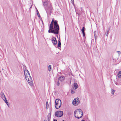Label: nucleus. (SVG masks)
<instances>
[{
	"label": "nucleus",
	"mask_w": 121,
	"mask_h": 121,
	"mask_svg": "<svg viewBox=\"0 0 121 121\" xmlns=\"http://www.w3.org/2000/svg\"><path fill=\"white\" fill-rule=\"evenodd\" d=\"M59 27L57 21L55 20L54 22V26L52 30H49L48 32L49 33H52L55 34H58L59 30Z\"/></svg>",
	"instance_id": "nucleus-1"
},
{
	"label": "nucleus",
	"mask_w": 121,
	"mask_h": 121,
	"mask_svg": "<svg viewBox=\"0 0 121 121\" xmlns=\"http://www.w3.org/2000/svg\"><path fill=\"white\" fill-rule=\"evenodd\" d=\"M83 113L81 109H78L74 112V115L76 118L78 119L81 118L83 115Z\"/></svg>",
	"instance_id": "nucleus-2"
},
{
	"label": "nucleus",
	"mask_w": 121,
	"mask_h": 121,
	"mask_svg": "<svg viewBox=\"0 0 121 121\" xmlns=\"http://www.w3.org/2000/svg\"><path fill=\"white\" fill-rule=\"evenodd\" d=\"M43 5L46 10L47 13L51 9V6L50 4H48L46 2H44L43 3Z\"/></svg>",
	"instance_id": "nucleus-3"
},
{
	"label": "nucleus",
	"mask_w": 121,
	"mask_h": 121,
	"mask_svg": "<svg viewBox=\"0 0 121 121\" xmlns=\"http://www.w3.org/2000/svg\"><path fill=\"white\" fill-rule=\"evenodd\" d=\"M28 76L27 75V77L26 76L25 78L26 80L28 81L29 84L30 86H32L33 84V80L32 79L31 77L30 76V74H29V76Z\"/></svg>",
	"instance_id": "nucleus-4"
},
{
	"label": "nucleus",
	"mask_w": 121,
	"mask_h": 121,
	"mask_svg": "<svg viewBox=\"0 0 121 121\" xmlns=\"http://www.w3.org/2000/svg\"><path fill=\"white\" fill-rule=\"evenodd\" d=\"M61 102L60 99H56L55 106L56 108H59L61 106Z\"/></svg>",
	"instance_id": "nucleus-5"
},
{
	"label": "nucleus",
	"mask_w": 121,
	"mask_h": 121,
	"mask_svg": "<svg viewBox=\"0 0 121 121\" xmlns=\"http://www.w3.org/2000/svg\"><path fill=\"white\" fill-rule=\"evenodd\" d=\"M63 114V112L61 111H57L55 113V115L57 117H60L62 116Z\"/></svg>",
	"instance_id": "nucleus-6"
},
{
	"label": "nucleus",
	"mask_w": 121,
	"mask_h": 121,
	"mask_svg": "<svg viewBox=\"0 0 121 121\" xmlns=\"http://www.w3.org/2000/svg\"><path fill=\"white\" fill-rule=\"evenodd\" d=\"M80 102L79 99L78 98H75L73 101L72 104L73 105L77 106L78 104Z\"/></svg>",
	"instance_id": "nucleus-7"
},
{
	"label": "nucleus",
	"mask_w": 121,
	"mask_h": 121,
	"mask_svg": "<svg viewBox=\"0 0 121 121\" xmlns=\"http://www.w3.org/2000/svg\"><path fill=\"white\" fill-rule=\"evenodd\" d=\"M52 41L54 45H56L57 43V41L56 39V38L54 37H53L52 39Z\"/></svg>",
	"instance_id": "nucleus-8"
},
{
	"label": "nucleus",
	"mask_w": 121,
	"mask_h": 121,
	"mask_svg": "<svg viewBox=\"0 0 121 121\" xmlns=\"http://www.w3.org/2000/svg\"><path fill=\"white\" fill-rule=\"evenodd\" d=\"M24 74L25 75V76H26L27 77V76H29V72L28 71V70H25L24 71Z\"/></svg>",
	"instance_id": "nucleus-9"
},
{
	"label": "nucleus",
	"mask_w": 121,
	"mask_h": 121,
	"mask_svg": "<svg viewBox=\"0 0 121 121\" xmlns=\"http://www.w3.org/2000/svg\"><path fill=\"white\" fill-rule=\"evenodd\" d=\"M119 82H115V83L117 85H121V78H120L119 79Z\"/></svg>",
	"instance_id": "nucleus-10"
},
{
	"label": "nucleus",
	"mask_w": 121,
	"mask_h": 121,
	"mask_svg": "<svg viewBox=\"0 0 121 121\" xmlns=\"http://www.w3.org/2000/svg\"><path fill=\"white\" fill-rule=\"evenodd\" d=\"M85 28L84 27H83L82 29H81V31L83 34V36L84 37H85Z\"/></svg>",
	"instance_id": "nucleus-11"
},
{
	"label": "nucleus",
	"mask_w": 121,
	"mask_h": 121,
	"mask_svg": "<svg viewBox=\"0 0 121 121\" xmlns=\"http://www.w3.org/2000/svg\"><path fill=\"white\" fill-rule=\"evenodd\" d=\"M78 85L76 83H75L73 86V88L74 89H76L78 88Z\"/></svg>",
	"instance_id": "nucleus-12"
},
{
	"label": "nucleus",
	"mask_w": 121,
	"mask_h": 121,
	"mask_svg": "<svg viewBox=\"0 0 121 121\" xmlns=\"http://www.w3.org/2000/svg\"><path fill=\"white\" fill-rule=\"evenodd\" d=\"M65 79V77L64 76H61L58 78V80L60 81H63Z\"/></svg>",
	"instance_id": "nucleus-13"
},
{
	"label": "nucleus",
	"mask_w": 121,
	"mask_h": 121,
	"mask_svg": "<svg viewBox=\"0 0 121 121\" xmlns=\"http://www.w3.org/2000/svg\"><path fill=\"white\" fill-rule=\"evenodd\" d=\"M54 26L53 25V22H51L50 25L49 30H52L53 29Z\"/></svg>",
	"instance_id": "nucleus-14"
},
{
	"label": "nucleus",
	"mask_w": 121,
	"mask_h": 121,
	"mask_svg": "<svg viewBox=\"0 0 121 121\" xmlns=\"http://www.w3.org/2000/svg\"><path fill=\"white\" fill-rule=\"evenodd\" d=\"M1 95L2 98L3 100L4 99H6V98L4 93H1Z\"/></svg>",
	"instance_id": "nucleus-15"
},
{
	"label": "nucleus",
	"mask_w": 121,
	"mask_h": 121,
	"mask_svg": "<svg viewBox=\"0 0 121 121\" xmlns=\"http://www.w3.org/2000/svg\"><path fill=\"white\" fill-rule=\"evenodd\" d=\"M51 114L49 113L48 115V121H50L51 119Z\"/></svg>",
	"instance_id": "nucleus-16"
},
{
	"label": "nucleus",
	"mask_w": 121,
	"mask_h": 121,
	"mask_svg": "<svg viewBox=\"0 0 121 121\" xmlns=\"http://www.w3.org/2000/svg\"><path fill=\"white\" fill-rule=\"evenodd\" d=\"M118 77L121 78V71L119 72L118 73Z\"/></svg>",
	"instance_id": "nucleus-17"
},
{
	"label": "nucleus",
	"mask_w": 121,
	"mask_h": 121,
	"mask_svg": "<svg viewBox=\"0 0 121 121\" xmlns=\"http://www.w3.org/2000/svg\"><path fill=\"white\" fill-rule=\"evenodd\" d=\"M61 43L60 41V39L59 40H58V47H61Z\"/></svg>",
	"instance_id": "nucleus-18"
},
{
	"label": "nucleus",
	"mask_w": 121,
	"mask_h": 121,
	"mask_svg": "<svg viewBox=\"0 0 121 121\" xmlns=\"http://www.w3.org/2000/svg\"><path fill=\"white\" fill-rule=\"evenodd\" d=\"M115 92V90L113 89H111V93L112 95H113Z\"/></svg>",
	"instance_id": "nucleus-19"
},
{
	"label": "nucleus",
	"mask_w": 121,
	"mask_h": 121,
	"mask_svg": "<svg viewBox=\"0 0 121 121\" xmlns=\"http://www.w3.org/2000/svg\"><path fill=\"white\" fill-rule=\"evenodd\" d=\"M48 69L49 71H51V65H49L48 67Z\"/></svg>",
	"instance_id": "nucleus-20"
},
{
	"label": "nucleus",
	"mask_w": 121,
	"mask_h": 121,
	"mask_svg": "<svg viewBox=\"0 0 121 121\" xmlns=\"http://www.w3.org/2000/svg\"><path fill=\"white\" fill-rule=\"evenodd\" d=\"M3 100L5 102V103H6V104L7 105L9 106V104L8 103L7 100L6 99H3Z\"/></svg>",
	"instance_id": "nucleus-21"
},
{
	"label": "nucleus",
	"mask_w": 121,
	"mask_h": 121,
	"mask_svg": "<svg viewBox=\"0 0 121 121\" xmlns=\"http://www.w3.org/2000/svg\"><path fill=\"white\" fill-rule=\"evenodd\" d=\"M46 109H47L48 108V104L47 101L46 102Z\"/></svg>",
	"instance_id": "nucleus-22"
},
{
	"label": "nucleus",
	"mask_w": 121,
	"mask_h": 121,
	"mask_svg": "<svg viewBox=\"0 0 121 121\" xmlns=\"http://www.w3.org/2000/svg\"><path fill=\"white\" fill-rule=\"evenodd\" d=\"M36 10H37V15H38V17H39L40 16V15L39 14V13L38 10L37 9H36Z\"/></svg>",
	"instance_id": "nucleus-23"
},
{
	"label": "nucleus",
	"mask_w": 121,
	"mask_h": 121,
	"mask_svg": "<svg viewBox=\"0 0 121 121\" xmlns=\"http://www.w3.org/2000/svg\"><path fill=\"white\" fill-rule=\"evenodd\" d=\"M71 3H72V4L74 6V0H71Z\"/></svg>",
	"instance_id": "nucleus-24"
},
{
	"label": "nucleus",
	"mask_w": 121,
	"mask_h": 121,
	"mask_svg": "<svg viewBox=\"0 0 121 121\" xmlns=\"http://www.w3.org/2000/svg\"><path fill=\"white\" fill-rule=\"evenodd\" d=\"M56 85L57 86H59L60 85V83L59 82V81H58L57 82H56Z\"/></svg>",
	"instance_id": "nucleus-25"
},
{
	"label": "nucleus",
	"mask_w": 121,
	"mask_h": 121,
	"mask_svg": "<svg viewBox=\"0 0 121 121\" xmlns=\"http://www.w3.org/2000/svg\"><path fill=\"white\" fill-rule=\"evenodd\" d=\"M74 91L73 90H72L71 91V93L72 94H73L74 93Z\"/></svg>",
	"instance_id": "nucleus-26"
},
{
	"label": "nucleus",
	"mask_w": 121,
	"mask_h": 121,
	"mask_svg": "<svg viewBox=\"0 0 121 121\" xmlns=\"http://www.w3.org/2000/svg\"><path fill=\"white\" fill-rule=\"evenodd\" d=\"M96 33V32L95 31L94 32V36L95 38L96 37V36H97L95 34Z\"/></svg>",
	"instance_id": "nucleus-27"
},
{
	"label": "nucleus",
	"mask_w": 121,
	"mask_h": 121,
	"mask_svg": "<svg viewBox=\"0 0 121 121\" xmlns=\"http://www.w3.org/2000/svg\"><path fill=\"white\" fill-rule=\"evenodd\" d=\"M117 53L119 55L121 54V52L120 51H117Z\"/></svg>",
	"instance_id": "nucleus-28"
},
{
	"label": "nucleus",
	"mask_w": 121,
	"mask_h": 121,
	"mask_svg": "<svg viewBox=\"0 0 121 121\" xmlns=\"http://www.w3.org/2000/svg\"><path fill=\"white\" fill-rule=\"evenodd\" d=\"M108 32L107 31V32H106L105 33V34L107 36H108Z\"/></svg>",
	"instance_id": "nucleus-29"
},
{
	"label": "nucleus",
	"mask_w": 121,
	"mask_h": 121,
	"mask_svg": "<svg viewBox=\"0 0 121 121\" xmlns=\"http://www.w3.org/2000/svg\"><path fill=\"white\" fill-rule=\"evenodd\" d=\"M109 30H110V28H108L107 31L109 32Z\"/></svg>",
	"instance_id": "nucleus-30"
},
{
	"label": "nucleus",
	"mask_w": 121,
	"mask_h": 121,
	"mask_svg": "<svg viewBox=\"0 0 121 121\" xmlns=\"http://www.w3.org/2000/svg\"><path fill=\"white\" fill-rule=\"evenodd\" d=\"M54 19L53 18L52 19V21L51 22H54L55 21H54Z\"/></svg>",
	"instance_id": "nucleus-31"
},
{
	"label": "nucleus",
	"mask_w": 121,
	"mask_h": 121,
	"mask_svg": "<svg viewBox=\"0 0 121 121\" xmlns=\"http://www.w3.org/2000/svg\"><path fill=\"white\" fill-rule=\"evenodd\" d=\"M53 121H57L56 119H54Z\"/></svg>",
	"instance_id": "nucleus-32"
},
{
	"label": "nucleus",
	"mask_w": 121,
	"mask_h": 121,
	"mask_svg": "<svg viewBox=\"0 0 121 121\" xmlns=\"http://www.w3.org/2000/svg\"><path fill=\"white\" fill-rule=\"evenodd\" d=\"M43 121H47L46 120H44Z\"/></svg>",
	"instance_id": "nucleus-33"
},
{
	"label": "nucleus",
	"mask_w": 121,
	"mask_h": 121,
	"mask_svg": "<svg viewBox=\"0 0 121 121\" xmlns=\"http://www.w3.org/2000/svg\"><path fill=\"white\" fill-rule=\"evenodd\" d=\"M76 14H78V15H79V14L78 13H76Z\"/></svg>",
	"instance_id": "nucleus-34"
},
{
	"label": "nucleus",
	"mask_w": 121,
	"mask_h": 121,
	"mask_svg": "<svg viewBox=\"0 0 121 121\" xmlns=\"http://www.w3.org/2000/svg\"><path fill=\"white\" fill-rule=\"evenodd\" d=\"M85 121L84 120H83L82 121Z\"/></svg>",
	"instance_id": "nucleus-35"
},
{
	"label": "nucleus",
	"mask_w": 121,
	"mask_h": 121,
	"mask_svg": "<svg viewBox=\"0 0 121 121\" xmlns=\"http://www.w3.org/2000/svg\"><path fill=\"white\" fill-rule=\"evenodd\" d=\"M62 121H65L64 120H63Z\"/></svg>",
	"instance_id": "nucleus-36"
}]
</instances>
